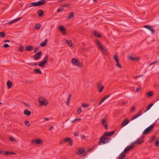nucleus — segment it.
<instances>
[{"label": "nucleus", "mask_w": 159, "mask_h": 159, "mask_svg": "<svg viewBox=\"0 0 159 159\" xmlns=\"http://www.w3.org/2000/svg\"><path fill=\"white\" fill-rule=\"evenodd\" d=\"M97 86L98 87V91L99 93H101L102 90L104 88L102 84L100 83H98L97 84Z\"/></svg>", "instance_id": "nucleus-14"}, {"label": "nucleus", "mask_w": 159, "mask_h": 159, "mask_svg": "<svg viewBox=\"0 0 159 159\" xmlns=\"http://www.w3.org/2000/svg\"><path fill=\"white\" fill-rule=\"evenodd\" d=\"M5 155H10V152L5 151Z\"/></svg>", "instance_id": "nucleus-47"}, {"label": "nucleus", "mask_w": 159, "mask_h": 159, "mask_svg": "<svg viewBox=\"0 0 159 159\" xmlns=\"http://www.w3.org/2000/svg\"><path fill=\"white\" fill-rule=\"evenodd\" d=\"M63 142H69V145L70 146H72L73 144L72 139L70 138L64 139L63 140Z\"/></svg>", "instance_id": "nucleus-12"}, {"label": "nucleus", "mask_w": 159, "mask_h": 159, "mask_svg": "<svg viewBox=\"0 0 159 159\" xmlns=\"http://www.w3.org/2000/svg\"><path fill=\"white\" fill-rule=\"evenodd\" d=\"M94 34L97 37L100 38L101 37V35L96 31H94Z\"/></svg>", "instance_id": "nucleus-31"}, {"label": "nucleus", "mask_w": 159, "mask_h": 159, "mask_svg": "<svg viewBox=\"0 0 159 159\" xmlns=\"http://www.w3.org/2000/svg\"><path fill=\"white\" fill-rule=\"evenodd\" d=\"M82 107H89V105L84 103L82 105Z\"/></svg>", "instance_id": "nucleus-43"}, {"label": "nucleus", "mask_w": 159, "mask_h": 159, "mask_svg": "<svg viewBox=\"0 0 159 159\" xmlns=\"http://www.w3.org/2000/svg\"><path fill=\"white\" fill-rule=\"evenodd\" d=\"M102 124L103 125L104 128L106 129H108L107 125L106 122V120L104 119H102Z\"/></svg>", "instance_id": "nucleus-17"}, {"label": "nucleus", "mask_w": 159, "mask_h": 159, "mask_svg": "<svg viewBox=\"0 0 159 159\" xmlns=\"http://www.w3.org/2000/svg\"><path fill=\"white\" fill-rule=\"evenodd\" d=\"M5 36V33L2 32H0V37L2 38H4Z\"/></svg>", "instance_id": "nucleus-42"}, {"label": "nucleus", "mask_w": 159, "mask_h": 159, "mask_svg": "<svg viewBox=\"0 0 159 159\" xmlns=\"http://www.w3.org/2000/svg\"><path fill=\"white\" fill-rule=\"evenodd\" d=\"M46 0H41L37 2H34L31 3L32 6L37 7L43 5L46 3L45 1Z\"/></svg>", "instance_id": "nucleus-6"}, {"label": "nucleus", "mask_w": 159, "mask_h": 159, "mask_svg": "<svg viewBox=\"0 0 159 159\" xmlns=\"http://www.w3.org/2000/svg\"><path fill=\"white\" fill-rule=\"evenodd\" d=\"M48 41V40L47 39H45L43 42L41 43L40 44V46L42 47H43L45 46L46 45V44L47 43Z\"/></svg>", "instance_id": "nucleus-25"}, {"label": "nucleus", "mask_w": 159, "mask_h": 159, "mask_svg": "<svg viewBox=\"0 0 159 159\" xmlns=\"http://www.w3.org/2000/svg\"><path fill=\"white\" fill-rule=\"evenodd\" d=\"M32 143L34 144H41L43 143V141L39 139H36L32 141Z\"/></svg>", "instance_id": "nucleus-9"}, {"label": "nucleus", "mask_w": 159, "mask_h": 159, "mask_svg": "<svg viewBox=\"0 0 159 159\" xmlns=\"http://www.w3.org/2000/svg\"><path fill=\"white\" fill-rule=\"evenodd\" d=\"M71 62L72 64L75 66L82 67V64L77 59L73 58L71 60Z\"/></svg>", "instance_id": "nucleus-4"}, {"label": "nucleus", "mask_w": 159, "mask_h": 159, "mask_svg": "<svg viewBox=\"0 0 159 159\" xmlns=\"http://www.w3.org/2000/svg\"><path fill=\"white\" fill-rule=\"evenodd\" d=\"M98 48L100 49L101 52L104 54L107 55L108 54L107 50L106 48L102 45L101 43L98 40H96L95 41Z\"/></svg>", "instance_id": "nucleus-1"}, {"label": "nucleus", "mask_w": 159, "mask_h": 159, "mask_svg": "<svg viewBox=\"0 0 159 159\" xmlns=\"http://www.w3.org/2000/svg\"><path fill=\"white\" fill-rule=\"evenodd\" d=\"M71 94H69L68 97L66 101V104L67 105H68L70 103V101L71 99Z\"/></svg>", "instance_id": "nucleus-29"}, {"label": "nucleus", "mask_w": 159, "mask_h": 159, "mask_svg": "<svg viewBox=\"0 0 159 159\" xmlns=\"http://www.w3.org/2000/svg\"><path fill=\"white\" fill-rule=\"evenodd\" d=\"M105 137H104V136H101L100 139V141L98 143L99 144H100L101 143L105 144L109 142L111 140V139L110 138H105Z\"/></svg>", "instance_id": "nucleus-7"}, {"label": "nucleus", "mask_w": 159, "mask_h": 159, "mask_svg": "<svg viewBox=\"0 0 159 159\" xmlns=\"http://www.w3.org/2000/svg\"><path fill=\"white\" fill-rule=\"evenodd\" d=\"M115 133V131H113L110 132H106L104 133L103 134V136L104 137H110L113 135Z\"/></svg>", "instance_id": "nucleus-11"}, {"label": "nucleus", "mask_w": 159, "mask_h": 159, "mask_svg": "<svg viewBox=\"0 0 159 159\" xmlns=\"http://www.w3.org/2000/svg\"><path fill=\"white\" fill-rule=\"evenodd\" d=\"M74 16V14L73 12H71L67 17L68 19H70Z\"/></svg>", "instance_id": "nucleus-30"}, {"label": "nucleus", "mask_w": 159, "mask_h": 159, "mask_svg": "<svg viewBox=\"0 0 159 159\" xmlns=\"http://www.w3.org/2000/svg\"><path fill=\"white\" fill-rule=\"evenodd\" d=\"M25 124L28 127L30 126V124L29 121L27 120H25L24 121Z\"/></svg>", "instance_id": "nucleus-37"}, {"label": "nucleus", "mask_w": 159, "mask_h": 159, "mask_svg": "<svg viewBox=\"0 0 159 159\" xmlns=\"http://www.w3.org/2000/svg\"><path fill=\"white\" fill-rule=\"evenodd\" d=\"M21 18V17H19L16 19L13 20H12L11 21L8 22L7 24L9 25H10L11 24H12V23H15V22H16V21H18L19 20H20Z\"/></svg>", "instance_id": "nucleus-22"}, {"label": "nucleus", "mask_w": 159, "mask_h": 159, "mask_svg": "<svg viewBox=\"0 0 159 159\" xmlns=\"http://www.w3.org/2000/svg\"><path fill=\"white\" fill-rule=\"evenodd\" d=\"M153 94V93L152 91H150L146 93V95L148 97H150L152 96Z\"/></svg>", "instance_id": "nucleus-35"}, {"label": "nucleus", "mask_w": 159, "mask_h": 159, "mask_svg": "<svg viewBox=\"0 0 159 159\" xmlns=\"http://www.w3.org/2000/svg\"><path fill=\"white\" fill-rule=\"evenodd\" d=\"M10 139L11 140H13L14 139V138H10Z\"/></svg>", "instance_id": "nucleus-63"}, {"label": "nucleus", "mask_w": 159, "mask_h": 159, "mask_svg": "<svg viewBox=\"0 0 159 159\" xmlns=\"http://www.w3.org/2000/svg\"><path fill=\"white\" fill-rule=\"evenodd\" d=\"M41 27V25L40 24H38L35 25V29L36 30H38Z\"/></svg>", "instance_id": "nucleus-40"}, {"label": "nucleus", "mask_w": 159, "mask_h": 159, "mask_svg": "<svg viewBox=\"0 0 159 159\" xmlns=\"http://www.w3.org/2000/svg\"><path fill=\"white\" fill-rule=\"evenodd\" d=\"M23 50V47L22 46H21L19 50L20 52H22Z\"/></svg>", "instance_id": "nucleus-45"}, {"label": "nucleus", "mask_w": 159, "mask_h": 159, "mask_svg": "<svg viewBox=\"0 0 159 159\" xmlns=\"http://www.w3.org/2000/svg\"><path fill=\"white\" fill-rule=\"evenodd\" d=\"M143 138L144 137L143 136L140 138L138 139L136 141L132 143V144L134 145V144L135 143L139 145H140L142 144L144 142Z\"/></svg>", "instance_id": "nucleus-8"}, {"label": "nucleus", "mask_w": 159, "mask_h": 159, "mask_svg": "<svg viewBox=\"0 0 159 159\" xmlns=\"http://www.w3.org/2000/svg\"><path fill=\"white\" fill-rule=\"evenodd\" d=\"M33 70L38 74H41L42 73L41 70L39 69H34Z\"/></svg>", "instance_id": "nucleus-34"}, {"label": "nucleus", "mask_w": 159, "mask_h": 159, "mask_svg": "<svg viewBox=\"0 0 159 159\" xmlns=\"http://www.w3.org/2000/svg\"><path fill=\"white\" fill-rule=\"evenodd\" d=\"M116 67H118L119 68L121 69L122 68V66H121V65H120V63L119 61L116 62Z\"/></svg>", "instance_id": "nucleus-38"}, {"label": "nucleus", "mask_w": 159, "mask_h": 159, "mask_svg": "<svg viewBox=\"0 0 159 159\" xmlns=\"http://www.w3.org/2000/svg\"><path fill=\"white\" fill-rule=\"evenodd\" d=\"M155 125V123H154L149 127L147 128L143 132V134H146L149 133L152 130V129L154 127Z\"/></svg>", "instance_id": "nucleus-5"}, {"label": "nucleus", "mask_w": 159, "mask_h": 159, "mask_svg": "<svg viewBox=\"0 0 159 159\" xmlns=\"http://www.w3.org/2000/svg\"><path fill=\"white\" fill-rule=\"evenodd\" d=\"M81 107H79L78 109H77V112L78 113V114H80L81 112Z\"/></svg>", "instance_id": "nucleus-44"}, {"label": "nucleus", "mask_w": 159, "mask_h": 159, "mask_svg": "<svg viewBox=\"0 0 159 159\" xmlns=\"http://www.w3.org/2000/svg\"><path fill=\"white\" fill-rule=\"evenodd\" d=\"M138 78V77L137 76H134L133 77V78L134 79H136L137 78Z\"/></svg>", "instance_id": "nucleus-60"}, {"label": "nucleus", "mask_w": 159, "mask_h": 159, "mask_svg": "<svg viewBox=\"0 0 159 159\" xmlns=\"http://www.w3.org/2000/svg\"><path fill=\"white\" fill-rule=\"evenodd\" d=\"M59 29L60 31L63 33H66V29H65L64 26H61L59 27Z\"/></svg>", "instance_id": "nucleus-24"}, {"label": "nucleus", "mask_w": 159, "mask_h": 159, "mask_svg": "<svg viewBox=\"0 0 159 159\" xmlns=\"http://www.w3.org/2000/svg\"><path fill=\"white\" fill-rule=\"evenodd\" d=\"M125 153L123 151L118 156V159H125Z\"/></svg>", "instance_id": "nucleus-18"}, {"label": "nucleus", "mask_w": 159, "mask_h": 159, "mask_svg": "<svg viewBox=\"0 0 159 159\" xmlns=\"http://www.w3.org/2000/svg\"><path fill=\"white\" fill-rule=\"evenodd\" d=\"M109 97V95L106 96L104 97L101 100V102H103L105 100H106L107 98Z\"/></svg>", "instance_id": "nucleus-41"}, {"label": "nucleus", "mask_w": 159, "mask_h": 159, "mask_svg": "<svg viewBox=\"0 0 159 159\" xmlns=\"http://www.w3.org/2000/svg\"><path fill=\"white\" fill-rule=\"evenodd\" d=\"M143 27L146 28L150 30L152 34L154 33L155 30L151 26L149 25H145L143 26Z\"/></svg>", "instance_id": "nucleus-10"}, {"label": "nucleus", "mask_w": 159, "mask_h": 159, "mask_svg": "<svg viewBox=\"0 0 159 159\" xmlns=\"http://www.w3.org/2000/svg\"><path fill=\"white\" fill-rule=\"evenodd\" d=\"M38 65V63L37 62L34 63V66H37Z\"/></svg>", "instance_id": "nucleus-64"}, {"label": "nucleus", "mask_w": 159, "mask_h": 159, "mask_svg": "<svg viewBox=\"0 0 159 159\" xmlns=\"http://www.w3.org/2000/svg\"><path fill=\"white\" fill-rule=\"evenodd\" d=\"M42 54L41 52L40 51L35 54L34 56V58L36 60L38 59L41 56Z\"/></svg>", "instance_id": "nucleus-19"}, {"label": "nucleus", "mask_w": 159, "mask_h": 159, "mask_svg": "<svg viewBox=\"0 0 159 159\" xmlns=\"http://www.w3.org/2000/svg\"><path fill=\"white\" fill-rule=\"evenodd\" d=\"M135 109H136V108L135 107H132V108L131 109V112H133L134 111H135Z\"/></svg>", "instance_id": "nucleus-48"}, {"label": "nucleus", "mask_w": 159, "mask_h": 159, "mask_svg": "<svg viewBox=\"0 0 159 159\" xmlns=\"http://www.w3.org/2000/svg\"><path fill=\"white\" fill-rule=\"evenodd\" d=\"M23 103L25 105L28 106L29 108H30V106L29 104H27L24 102H23Z\"/></svg>", "instance_id": "nucleus-53"}, {"label": "nucleus", "mask_w": 159, "mask_h": 159, "mask_svg": "<svg viewBox=\"0 0 159 159\" xmlns=\"http://www.w3.org/2000/svg\"><path fill=\"white\" fill-rule=\"evenodd\" d=\"M143 76V75H139L137 76L138 77V78H139V77H140Z\"/></svg>", "instance_id": "nucleus-61"}, {"label": "nucleus", "mask_w": 159, "mask_h": 159, "mask_svg": "<svg viewBox=\"0 0 159 159\" xmlns=\"http://www.w3.org/2000/svg\"><path fill=\"white\" fill-rule=\"evenodd\" d=\"M141 113L142 112L141 111H139L137 114L134 116L133 117L131 118V120H133L135 119L136 118H137L138 117L141 115Z\"/></svg>", "instance_id": "nucleus-21"}, {"label": "nucleus", "mask_w": 159, "mask_h": 159, "mask_svg": "<svg viewBox=\"0 0 159 159\" xmlns=\"http://www.w3.org/2000/svg\"><path fill=\"white\" fill-rule=\"evenodd\" d=\"M48 56L47 54H46L42 61L39 63L38 66L42 68L44 67L48 62Z\"/></svg>", "instance_id": "nucleus-2"}, {"label": "nucleus", "mask_w": 159, "mask_h": 159, "mask_svg": "<svg viewBox=\"0 0 159 159\" xmlns=\"http://www.w3.org/2000/svg\"><path fill=\"white\" fill-rule=\"evenodd\" d=\"M38 13L39 16H40L43 14L44 12L42 10H39L38 11Z\"/></svg>", "instance_id": "nucleus-32"}, {"label": "nucleus", "mask_w": 159, "mask_h": 159, "mask_svg": "<svg viewBox=\"0 0 159 159\" xmlns=\"http://www.w3.org/2000/svg\"><path fill=\"white\" fill-rule=\"evenodd\" d=\"M85 136L84 135H83L81 136V137L82 139H84L85 138Z\"/></svg>", "instance_id": "nucleus-62"}, {"label": "nucleus", "mask_w": 159, "mask_h": 159, "mask_svg": "<svg viewBox=\"0 0 159 159\" xmlns=\"http://www.w3.org/2000/svg\"><path fill=\"white\" fill-rule=\"evenodd\" d=\"M62 11V9L61 8H59L57 10V12H59L61 11Z\"/></svg>", "instance_id": "nucleus-56"}, {"label": "nucleus", "mask_w": 159, "mask_h": 159, "mask_svg": "<svg viewBox=\"0 0 159 159\" xmlns=\"http://www.w3.org/2000/svg\"><path fill=\"white\" fill-rule=\"evenodd\" d=\"M49 120V118H44V121H48Z\"/></svg>", "instance_id": "nucleus-57"}, {"label": "nucleus", "mask_w": 159, "mask_h": 159, "mask_svg": "<svg viewBox=\"0 0 159 159\" xmlns=\"http://www.w3.org/2000/svg\"><path fill=\"white\" fill-rule=\"evenodd\" d=\"M5 151L0 150V153L5 155Z\"/></svg>", "instance_id": "nucleus-51"}, {"label": "nucleus", "mask_w": 159, "mask_h": 159, "mask_svg": "<svg viewBox=\"0 0 159 159\" xmlns=\"http://www.w3.org/2000/svg\"><path fill=\"white\" fill-rule=\"evenodd\" d=\"M39 48V47L38 48H35V49L34 50V52L35 53L37 52H38V51Z\"/></svg>", "instance_id": "nucleus-50"}, {"label": "nucleus", "mask_w": 159, "mask_h": 159, "mask_svg": "<svg viewBox=\"0 0 159 159\" xmlns=\"http://www.w3.org/2000/svg\"><path fill=\"white\" fill-rule=\"evenodd\" d=\"M38 101L40 103V106H47L48 104V101L46 100L44 98L42 97L39 98Z\"/></svg>", "instance_id": "nucleus-3"}, {"label": "nucleus", "mask_w": 159, "mask_h": 159, "mask_svg": "<svg viewBox=\"0 0 159 159\" xmlns=\"http://www.w3.org/2000/svg\"><path fill=\"white\" fill-rule=\"evenodd\" d=\"M129 122V120L127 119L125 120L121 124V126L122 127H124L127 124H128Z\"/></svg>", "instance_id": "nucleus-20"}, {"label": "nucleus", "mask_w": 159, "mask_h": 159, "mask_svg": "<svg viewBox=\"0 0 159 159\" xmlns=\"http://www.w3.org/2000/svg\"><path fill=\"white\" fill-rule=\"evenodd\" d=\"M129 58L132 61H138L140 59L139 57H133L131 56H129Z\"/></svg>", "instance_id": "nucleus-16"}, {"label": "nucleus", "mask_w": 159, "mask_h": 159, "mask_svg": "<svg viewBox=\"0 0 159 159\" xmlns=\"http://www.w3.org/2000/svg\"><path fill=\"white\" fill-rule=\"evenodd\" d=\"M153 105V104L152 103L150 104L149 105L147 108L146 109V110H145V111H148V110H149V109L152 107Z\"/></svg>", "instance_id": "nucleus-36"}, {"label": "nucleus", "mask_w": 159, "mask_h": 159, "mask_svg": "<svg viewBox=\"0 0 159 159\" xmlns=\"http://www.w3.org/2000/svg\"><path fill=\"white\" fill-rule=\"evenodd\" d=\"M24 113L25 115L27 116H29L30 115L31 112L28 109H26L24 111Z\"/></svg>", "instance_id": "nucleus-23"}, {"label": "nucleus", "mask_w": 159, "mask_h": 159, "mask_svg": "<svg viewBox=\"0 0 159 159\" xmlns=\"http://www.w3.org/2000/svg\"><path fill=\"white\" fill-rule=\"evenodd\" d=\"M134 147V145L132 144V143H131V145L127 146L124 149L123 152L125 153V152H127V151H129L130 149L133 148Z\"/></svg>", "instance_id": "nucleus-15"}, {"label": "nucleus", "mask_w": 159, "mask_h": 159, "mask_svg": "<svg viewBox=\"0 0 159 159\" xmlns=\"http://www.w3.org/2000/svg\"><path fill=\"white\" fill-rule=\"evenodd\" d=\"M140 88H138L136 89V91L137 92H139V90H140Z\"/></svg>", "instance_id": "nucleus-55"}, {"label": "nucleus", "mask_w": 159, "mask_h": 159, "mask_svg": "<svg viewBox=\"0 0 159 159\" xmlns=\"http://www.w3.org/2000/svg\"><path fill=\"white\" fill-rule=\"evenodd\" d=\"M65 42L67 43V44L70 47H73V44L72 42L68 40H65Z\"/></svg>", "instance_id": "nucleus-27"}, {"label": "nucleus", "mask_w": 159, "mask_h": 159, "mask_svg": "<svg viewBox=\"0 0 159 159\" xmlns=\"http://www.w3.org/2000/svg\"><path fill=\"white\" fill-rule=\"evenodd\" d=\"M113 58L115 61L116 62H119L118 60V56L117 55H115L113 56Z\"/></svg>", "instance_id": "nucleus-33"}, {"label": "nucleus", "mask_w": 159, "mask_h": 159, "mask_svg": "<svg viewBox=\"0 0 159 159\" xmlns=\"http://www.w3.org/2000/svg\"><path fill=\"white\" fill-rule=\"evenodd\" d=\"M85 151V148H82L78 149V150H76V153L78 155H80L84 153Z\"/></svg>", "instance_id": "nucleus-13"}, {"label": "nucleus", "mask_w": 159, "mask_h": 159, "mask_svg": "<svg viewBox=\"0 0 159 159\" xmlns=\"http://www.w3.org/2000/svg\"><path fill=\"white\" fill-rule=\"evenodd\" d=\"M156 146L157 147L159 146V141H155Z\"/></svg>", "instance_id": "nucleus-46"}, {"label": "nucleus", "mask_w": 159, "mask_h": 159, "mask_svg": "<svg viewBox=\"0 0 159 159\" xmlns=\"http://www.w3.org/2000/svg\"><path fill=\"white\" fill-rule=\"evenodd\" d=\"M10 42V41L8 40H7V39H6V40H4V42L5 43H6V42Z\"/></svg>", "instance_id": "nucleus-58"}, {"label": "nucleus", "mask_w": 159, "mask_h": 159, "mask_svg": "<svg viewBox=\"0 0 159 159\" xmlns=\"http://www.w3.org/2000/svg\"><path fill=\"white\" fill-rule=\"evenodd\" d=\"M10 155H12V154H16V153H15V152H10Z\"/></svg>", "instance_id": "nucleus-59"}, {"label": "nucleus", "mask_w": 159, "mask_h": 159, "mask_svg": "<svg viewBox=\"0 0 159 159\" xmlns=\"http://www.w3.org/2000/svg\"><path fill=\"white\" fill-rule=\"evenodd\" d=\"M7 85L8 88L10 89L11 87L12 83L10 80H8L7 82Z\"/></svg>", "instance_id": "nucleus-28"}, {"label": "nucleus", "mask_w": 159, "mask_h": 159, "mask_svg": "<svg viewBox=\"0 0 159 159\" xmlns=\"http://www.w3.org/2000/svg\"><path fill=\"white\" fill-rule=\"evenodd\" d=\"M120 104V105H125V102H120L119 103Z\"/></svg>", "instance_id": "nucleus-54"}, {"label": "nucleus", "mask_w": 159, "mask_h": 159, "mask_svg": "<svg viewBox=\"0 0 159 159\" xmlns=\"http://www.w3.org/2000/svg\"><path fill=\"white\" fill-rule=\"evenodd\" d=\"M3 47L5 48H6L8 47H9V45L8 44H5L3 46Z\"/></svg>", "instance_id": "nucleus-52"}, {"label": "nucleus", "mask_w": 159, "mask_h": 159, "mask_svg": "<svg viewBox=\"0 0 159 159\" xmlns=\"http://www.w3.org/2000/svg\"><path fill=\"white\" fill-rule=\"evenodd\" d=\"M155 138V136H152V137H151V138L149 140V142L150 143H151L154 140Z\"/></svg>", "instance_id": "nucleus-39"}, {"label": "nucleus", "mask_w": 159, "mask_h": 159, "mask_svg": "<svg viewBox=\"0 0 159 159\" xmlns=\"http://www.w3.org/2000/svg\"><path fill=\"white\" fill-rule=\"evenodd\" d=\"M33 49V47L30 45L28 46H26L25 47V51H30Z\"/></svg>", "instance_id": "nucleus-26"}, {"label": "nucleus", "mask_w": 159, "mask_h": 159, "mask_svg": "<svg viewBox=\"0 0 159 159\" xmlns=\"http://www.w3.org/2000/svg\"><path fill=\"white\" fill-rule=\"evenodd\" d=\"M157 61H155L154 62H153L152 63H150V64H149V66H152L153 65H154L155 64H156V63H157Z\"/></svg>", "instance_id": "nucleus-49"}]
</instances>
